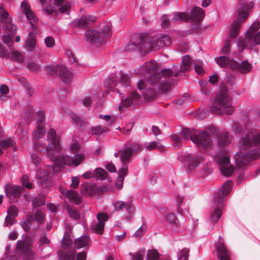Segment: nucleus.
<instances>
[{
  "instance_id": "e433bc0d",
  "label": "nucleus",
  "mask_w": 260,
  "mask_h": 260,
  "mask_svg": "<svg viewBox=\"0 0 260 260\" xmlns=\"http://www.w3.org/2000/svg\"><path fill=\"white\" fill-rule=\"evenodd\" d=\"M36 45V39L35 34L30 32L29 33L28 39L26 42L25 48L27 50L31 51L35 48Z\"/></svg>"
},
{
  "instance_id": "473e14b6",
  "label": "nucleus",
  "mask_w": 260,
  "mask_h": 260,
  "mask_svg": "<svg viewBox=\"0 0 260 260\" xmlns=\"http://www.w3.org/2000/svg\"><path fill=\"white\" fill-rule=\"evenodd\" d=\"M177 217V213H170L167 216V220L168 222L172 224V229L174 232H183L184 228H178L177 226H176Z\"/></svg>"
},
{
  "instance_id": "680f3d73",
  "label": "nucleus",
  "mask_w": 260,
  "mask_h": 260,
  "mask_svg": "<svg viewBox=\"0 0 260 260\" xmlns=\"http://www.w3.org/2000/svg\"><path fill=\"white\" fill-rule=\"evenodd\" d=\"M216 141L217 142L218 145L221 148H223L229 144V140L227 139H225L222 137L216 138Z\"/></svg>"
},
{
  "instance_id": "ea45409f",
  "label": "nucleus",
  "mask_w": 260,
  "mask_h": 260,
  "mask_svg": "<svg viewBox=\"0 0 260 260\" xmlns=\"http://www.w3.org/2000/svg\"><path fill=\"white\" fill-rule=\"evenodd\" d=\"M105 180H107L108 182H112V179L109 176L108 172L106 170L99 167V181Z\"/></svg>"
},
{
  "instance_id": "dca6fc26",
  "label": "nucleus",
  "mask_w": 260,
  "mask_h": 260,
  "mask_svg": "<svg viewBox=\"0 0 260 260\" xmlns=\"http://www.w3.org/2000/svg\"><path fill=\"white\" fill-rule=\"evenodd\" d=\"M48 73L53 76L59 75L62 81L66 84H70L73 79V74L68 69L62 66H46Z\"/></svg>"
},
{
  "instance_id": "603ef678",
  "label": "nucleus",
  "mask_w": 260,
  "mask_h": 260,
  "mask_svg": "<svg viewBox=\"0 0 260 260\" xmlns=\"http://www.w3.org/2000/svg\"><path fill=\"white\" fill-rule=\"evenodd\" d=\"M114 190V187L109 183L104 184L103 185L99 184V193L100 192H112Z\"/></svg>"
},
{
  "instance_id": "c03bdc74",
  "label": "nucleus",
  "mask_w": 260,
  "mask_h": 260,
  "mask_svg": "<svg viewBox=\"0 0 260 260\" xmlns=\"http://www.w3.org/2000/svg\"><path fill=\"white\" fill-rule=\"evenodd\" d=\"M146 249L144 248H140L136 253H129L130 255H133V260H143L145 254Z\"/></svg>"
},
{
  "instance_id": "c9c22d12",
  "label": "nucleus",
  "mask_w": 260,
  "mask_h": 260,
  "mask_svg": "<svg viewBox=\"0 0 260 260\" xmlns=\"http://www.w3.org/2000/svg\"><path fill=\"white\" fill-rule=\"evenodd\" d=\"M183 200L182 199L180 201V203L178 204L177 206V224L176 226H177L178 228L179 227H183L184 226V224L186 221V218L183 216L181 212V204L183 202Z\"/></svg>"
},
{
  "instance_id": "0eeeda50",
  "label": "nucleus",
  "mask_w": 260,
  "mask_h": 260,
  "mask_svg": "<svg viewBox=\"0 0 260 260\" xmlns=\"http://www.w3.org/2000/svg\"><path fill=\"white\" fill-rule=\"evenodd\" d=\"M216 63L222 68H228L232 72L246 73L251 71V66L247 59L240 60V62L226 56L215 58Z\"/></svg>"
},
{
  "instance_id": "f257e3e1",
  "label": "nucleus",
  "mask_w": 260,
  "mask_h": 260,
  "mask_svg": "<svg viewBox=\"0 0 260 260\" xmlns=\"http://www.w3.org/2000/svg\"><path fill=\"white\" fill-rule=\"evenodd\" d=\"M239 141L240 147L248 149L253 146L254 148L243 152H237L234 156L235 166L231 164L227 154L223 152H218L213 157L219 165L220 172L226 177H231L237 170H243L245 163L260 158V133L255 130H248L242 134Z\"/></svg>"
},
{
  "instance_id": "72a5a7b5",
  "label": "nucleus",
  "mask_w": 260,
  "mask_h": 260,
  "mask_svg": "<svg viewBox=\"0 0 260 260\" xmlns=\"http://www.w3.org/2000/svg\"><path fill=\"white\" fill-rule=\"evenodd\" d=\"M89 243V237L87 235L81 236L77 238L74 243V247L80 249L87 246Z\"/></svg>"
},
{
  "instance_id": "5fc2aeb1",
  "label": "nucleus",
  "mask_w": 260,
  "mask_h": 260,
  "mask_svg": "<svg viewBox=\"0 0 260 260\" xmlns=\"http://www.w3.org/2000/svg\"><path fill=\"white\" fill-rule=\"evenodd\" d=\"M82 177L84 179H90L94 178L96 179L98 178V168H95L93 171H89L84 173L82 175Z\"/></svg>"
},
{
  "instance_id": "393cba45",
  "label": "nucleus",
  "mask_w": 260,
  "mask_h": 260,
  "mask_svg": "<svg viewBox=\"0 0 260 260\" xmlns=\"http://www.w3.org/2000/svg\"><path fill=\"white\" fill-rule=\"evenodd\" d=\"M61 194L66 198L69 199L71 202H74L78 205L81 202V197L79 194L72 190H62Z\"/></svg>"
},
{
  "instance_id": "1a4fd4ad",
  "label": "nucleus",
  "mask_w": 260,
  "mask_h": 260,
  "mask_svg": "<svg viewBox=\"0 0 260 260\" xmlns=\"http://www.w3.org/2000/svg\"><path fill=\"white\" fill-rule=\"evenodd\" d=\"M205 16L204 10L196 6H191L189 11L174 13L172 21H202Z\"/></svg>"
},
{
  "instance_id": "4d7b16f0",
  "label": "nucleus",
  "mask_w": 260,
  "mask_h": 260,
  "mask_svg": "<svg viewBox=\"0 0 260 260\" xmlns=\"http://www.w3.org/2000/svg\"><path fill=\"white\" fill-rule=\"evenodd\" d=\"M12 58L13 60L18 62H21L23 60V56L22 54L15 50H11Z\"/></svg>"
},
{
  "instance_id": "ddd939ff",
  "label": "nucleus",
  "mask_w": 260,
  "mask_h": 260,
  "mask_svg": "<svg viewBox=\"0 0 260 260\" xmlns=\"http://www.w3.org/2000/svg\"><path fill=\"white\" fill-rule=\"evenodd\" d=\"M177 158L181 161H184L187 163L186 172L188 174L191 173L197 168L201 163L203 158L199 154L188 153L186 152L177 153Z\"/></svg>"
},
{
  "instance_id": "5701e85b",
  "label": "nucleus",
  "mask_w": 260,
  "mask_h": 260,
  "mask_svg": "<svg viewBox=\"0 0 260 260\" xmlns=\"http://www.w3.org/2000/svg\"><path fill=\"white\" fill-rule=\"evenodd\" d=\"M21 187L18 185L11 186L9 184H6L5 185V192L6 196L10 200H14L19 197L21 193Z\"/></svg>"
},
{
  "instance_id": "39448f33",
  "label": "nucleus",
  "mask_w": 260,
  "mask_h": 260,
  "mask_svg": "<svg viewBox=\"0 0 260 260\" xmlns=\"http://www.w3.org/2000/svg\"><path fill=\"white\" fill-rule=\"evenodd\" d=\"M254 5V1H239L236 6V18L232 23L229 30V37L233 40L239 34L242 24L249 17L251 7Z\"/></svg>"
},
{
  "instance_id": "a19ab883",
  "label": "nucleus",
  "mask_w": 260,
  "mask_h": 260,
  "mask_svg": "<svg viewBox=\"0 0 260 260\" xmlns=\"http://www.w3.org/2000/svg\"><path fill=\"white\" fill-rule=\"evenodd\" d=\"M15 142L13 138H9L8 139H3L0 141V147L4 149L9 147H14Z\"/></svg>"
},
{
  "instance_id": "de8ad7c7",
  "label": "nucleus",
  "mask_w": 260,
  "mask_h": 260,
  "mask_svg": "<svg viewBox=\"0 0 260 260\" xmlns=\"http://www.w3.org/2000/svg\"><path fill=\"white\" fill-rule=\"evenodd\" d=\"M178 260H188L189 249L187 248H184L177 252Z\"/></svg>"
},
{
  "instance_id": "aec40b11",
  "label": "nucleus",
  "mask_w": 260,
  "mask_h": 260,
  "mask_svg": "<svg viewBox=\"0 0 260 260\" xmlns=\"http://www.w3.org/2000/svg\"><path fill=\"white\" fill-rule=\"evenodd\" d=\"M217 256L220 260H231L230 252L222 242H215Z\"/></svg>"
},
{
  "instance_id": "774afa93",
  "label": "nucleus",
  "mask_w": 260,
  "mask_h": 260,
  "mask_svg": "<svg viewBox=\"0 0 260 260\" xmlns=\"http://www.w3.org/2000/svg\"><path fill=\"white\" fill-rule=\"evenodd\" d=\"M45 43L47 47H52L55 44V40L52 37H47L44 39Z\"/></svg>"
},
{
  "instance_id": "e2e57ef3",
  "label": "nucleus",
  "mask_w": 260,
  "mask_h": 260,
  "mask_svg": "<svg viewBox=\"0 0 260 260\" xmlns=\"http://www.w3.org/2000/svg\"><path fill=\"white\" fill-rule=\"evenodd\" d=\"M243 129V127L239 123H235L232 128V131L236 135L240 134Z\"/></svg>"
},
{
  "instance_id": "bf43d9fd",
  "label": "nucleus",
  "mask_w": 260,
  "mask_h": 260,
  "mask_svg": "<svg viewBox=\"0 0 260 260\" xmlns=\"http://www.w3.org/2000/svg\"><path fill=\"white\" fill-rule=\"evenodd\" d=\"M15 218L7 215L5 218L4 226L10 227L16 222Z\"/></svg>"
},
{
  "instance_id": "6e6552de",
  "label": "nucleus",
  "mask_w": 260,
  "mask_h": 260,
  "mask_svg": "<svg viewBox=\"0 0 260 260\" xmlns=\"http://www.w3.org/2000/svg\"><path fill=\"white\" fill-rule=\"evenodd\" d=\"M197 131L194 128H189L183 127L181 131L177 134H172L170 138L172 140V145L175 150H178L183 145L182 140L191 141L197 146L200 147L199 135L198 136Z\"/></svg>"
},
{
  "instance_id": "3c124183",
  "label": "nucleus",
  "mask_w": 260,
  "mask_h": 260,
  "mask_svg": "<svg viewBox=\"0 0 260 260\" xmlns=\"http://www.w3.org/2000/svg\"><path fill=\"white\" fill-rule=\"evenodd\" d=\"M99 118L103 119L106 121L107 125H112L115 121V118L110 114L103 115L99 114Z\"/></svg>"
},
{
  "instance_id": "f8f14e48",
  "label": "nucleus",
  "mask_w": 260,
  "mask_h": 260,
  "mask_svg": "<svg viewBox=\"0 0 260 260\" xmlns=\"http://www.w3.org/2000/svg\"><path fill=\"white\" fill-rule=\"evenodd\" d=\"M217 129L213 125H209L204 131L199 133L200 147L205 150L212 148L213 140L217 135Z\"/></svg>"
},
{
  "instance_id": "0e129e2a",
  "label": "nucleus",
  "mask_w": 260,
  "mask_h": 260,
  "mask_svg": "<svg viewBox=\"0 0 260 260\" xmlns=\"http://www.w3.org/2000/svg\"><path fill=\"white\" fill-rule=\"evenodd\" d=\"M126 203L125 202L122 201H116L114 203V209L115 211H120L123 209L126 205Z\"/></svg>"
},
{
  "instance_id": "f03ea898",
  "label": "nucleus",
  "mask_w": 260,
  "mask_h": 260,
  "mask_svg": "<svg viewBox=\"0 0 260 260\" xmlns=\"http://www.w3.org/2000/svg\"><path fill=\"white\" fill-rule=\"evenodd\" d=\"M47 139L51 141L46 148V151L48 158L55 164L54 165H49L44 170L38 171L36 177L38 183L44 187L50 186L51 177L56 172L60 171L61 168L64 166L77 167L84 159L85 155L79 153L74 157L69 155H60L61 146L59 142V137L56 135V131L53 128H50L47 133Z\"/></svg>"
},
{
  "instance_id": "423d86ee",
  "label": "nucleus",
  "mask_w": 260,
  "mask_h": 260,
  "mask_svg": "<svg viewBox=\"0 0 260 260\" xmlns=\"http://www.w3.org/2000/svg\"><path fill=\"white\" fill-rule=\"evenodd\" d=\"M143 145L136 142L126 143L124 147L119 150L121 153L120 160L122 164L121 167L117 171L118 176L124 178L127 175L128 172V165L132 161L133 155L142 149Z\"/></svg>"
},
{
  "instance_id": "bb28decb",
  "label": "nucleus",
  "mask_w": 260,
  "mask_h": 260,
  "mask_svg": "<svg viewBox=\"0 0 260 260\" xmlns=\"http://www.w3.org/2000/svg\"><path fill=\"white\" fill-rule=\"evenodd\" d=\"M260 28V22L257 20L249 26L245 32V36L246 39H252L257 33V31Z\"/></svg>"
},
{
  "instance_id": "4c0bfd02",
  "label": "nucleus",
  "mask_w": 260,
  "mask_h": 260,
  "mask_svg": "<svg viewBox=\"0 0 260 260\" xmlns=\"http://www.w3.org/2000/svg\"><path fill=\"white\" fill-rule=\"evenodd\" d=\"M145 147L147 150L149 151L157 148L161 153H164L166 151V148L165 146L160 144L159 142L155 141L148 143L147 145L145 146Z\"/></svg>"
},
{
  "instance_id": "864d4df0",
  "label": "nucleus",
  "mask_w": 260,
  "mask_h": 260,
  "mask_svg": "<svg viewBox=\"0 0 260 260\" xmlns=\"http://www.w3.org/2000/svg\"><path fill=\"white\" fill-rule=\"evenodd\" d=\"M68 212L71 218H73L75 220L79 219L80 215L77 209L69 207L68 208Z\"/></svg>"
},
{
  "instance_id": "4be33fe9",
  "label": "nucleus",
  "mask_w": 260,
  "mask_h": 260,
  "mask_svg": "<svg viewBox=\"0 0 260 260\" xmlns=\"http://www.w3.org/2000/svg\"><path fill=\"white\" fill-rule=\"evenodd\" d=\"M59 256L61 260H85L86 254L83 251L77 253L76 255L75 251L70 250L60 254Z\"/></svg>"
},
{
  "instance_id": "4468645a",
  "label": "nucleus",
  "mask_w": 260,
  "mask_h": 260,
  "mask_svg": "<svg viewBox=\"0 0 260 260\" xmlns=\"http://www.w3.org/2000/svg\"><path fill=\"white\" fill-rule=\"evenodd\" d=\"M126 52H146L144 34L135 33L132 35L130 41L125 46Z\"/></svg>"
},
{
  "instance_id": "13d9d810",
  "label": "nucleus",
  "mask_w": 260,
  "mask_h": 260,
  "mask_svg": "<svg viewBox=\"0 0 260 260\" xmlns=\"http://www.w3.org/2000/svg\"><path fill=\"white\" fill-rule=\"evenodd\" d=\"M7 214H8V216H12L14 218L16 217L18 214V208L14 205L10 206L8 209Z\"/></svg>"
},
{
  "instance_id": "6ab92c4d",
  "label": "nucleus",
  "mask_w": 260,
  "mask_h": 260,
  "mask_svg": "<svg viewBox=\"0 0 260 260\" xmlns=\"http://www.w3.org/2000/svg\"><path fill=\"white\" fill-rule=\"evenodd\" d=\"M110 35L111 30L108 25L104 24L102 27L101 24H99V48L100 46L107 44Z\"/></svg>"
},
{
  "instance_id": "c85d7f7f",
  "label": "nucleus",
  "mask_w": 260,
  "mask_h": 260,
  "mask_svg": "<svg viewBox=\"0 0 260 260\" xmlns=\"http://www.w3.org/2000/svg\"><path fill=\"white\" fill-rule=\"evenodd\" d=\"M146 260H170L168 256H161L155 249H149L147 251Z\"/></svg>"
},
{
  "instance_id": "052dcab7",
  "label": "nucleus",
  "mask_w": 260,
  "mask_h": 260,
  "mask_svg": "<svg viewBox=\"0 0 260 260\" xmlns=\"http://www.w3.org/2000/svg\"><path fill=\"white\" fill-rule=\"evenodd\" d=\"M72 242L69 237L64 236L61 243V246L64 249H67L72 244Z\"/></svg>"
},
{
  "instance_id": "c756f323",
  "label": "nucleus",
  "mask_w": 260,
  "mask_h": 260,
  "mask_svg": "<svg viewBox=\"0 0 260 260\" xmlns=\"http://www.w3.org/2000/svg\"><path fill=\"white\" fill-rule=\"evenodd\" d=\"M35 222V218L34 215L28 216V218L24 221L21 222V225L24 230L26 232L29 231L30 229L37 230L39 229V226L36 225L34 222Z\"/></svg>"
},
{
  "instance_id": "338daca9",
  "label": "nucleus",
  "mask_w": 260,
  "mask_h": 260,
  "mask_svg": "<svg viewBox=\"0 0 260 260\" xmlns=\"http://www.w3.org/2000/svg\"><path fill=\"white\" fill-rule=\"evenodd\" d=\"M212 170H211L209 167L206 165L204 166L201 170V177H206L211 173Z\"/></svg>"
},
{
  "instance_id": "37998d69",
  "label": "nucleus",
  "mask_w": 260,
  "mask_h": 260,
  "mask_svg": "<svg viewBox=\"0 0 260 260\" xmlns=\"http://www.w3.org/2000/svg\"><path fill=\"white\" fill-rule=\"evenodd\" d=\"M67 114L78 127H82L83 126V124L85 122L83 121L78 115L72 112H69Z\"/></svg>"
},
{
  "instance_id": "2f4dec72",
  "label": "nucleus",
  "mask_w": 260,
  "mask_h": 260,
  "mask_svg": "<svg viewBox=\"0 0 260 260\" xmlns=\"http://www.w3.org/2000/svg\"><path fill=\"white\" fill-rule=\"evenodd\" d=\"M158 91L152 88H146L142 92L143 98L147 101H151L156 99Z\"/></svg>"
},
{
  "instance_id": "f704fd0d",
  "label": "nucleus",
  "mask_w": 260,
  "mask_h": 260,
  "mask_svg": "<svg viewBox=\"0 0 260 260\" xmlns=\"http://www.w3.org/2000/svg\"><path fill=\"white\" fill-rule=\"evenodd\" d=\"M181 71H177L176 68H164L161 70L160 75L165 79H169L170 77H178L180 75Z\"/></svg>"
},
{
  "instance_id": "9d476101",
  "label": "nucleus",
  "mask_w": 260,
  "mask_h": 260,
  "mask_svg": "<svg viewBox=\"0 0 260 260\" xmlns=\"http://www.w3.org/2000/svg\"><path fill=\"white\" fill-rule=\"evenodd\" d=\"M146 52L154 50H159L171 44L170 37L167 34H156L150 36L148 34H144Z\"/></svg>"
},
{
  "instance_id": "79ce46f5",
  "label": "nucleus",
  "mask_w": 260,
  "mask_h": 260,
  "mask_svg": "<svg viewBox=\"0 0 260 260\" xmlns=\"http://www.w3.org/2000/svg\"><path fill=\"white\" fill-rule=\"evenodd\" d=\"M45 204V196L41 194L32 200V205L34 207H40Z\"/></svg>"
},
{
  "instance_id": "20e7f679",
  "label": "nucleus",
  "mask_w": 260,
  "mask_h": 260,
  "mask_svg": "<svg viewBox=\"0 0 260 260\" xmlns=\"http://www.w3.org/2000/svg\"><path fill=\"white\" fill-rule=\"evenodd\" d=\"M221 187V189L217 188L215 191L212 200L213 210L211 211L210 220L214 222H216L222 214L224 207L223 202L233 188L232 181L226 180Z\"/></svg>"
},
{
  "instance_id": "a18cd8bd",
  "label": "nucleus",
  "mask_w": 260,
  "mask_h": 260,
  "mask_svg": "<svg viewBox=\"0 0 260 260\" xmlns=\"http://www.w3.org/2000/svg\"><path fill=\"white\" fill-rule=\"evenodd\" d=\"M45 130L41 125H38L36 129L34 131L33 136L36 140L43 137L45 134Z\"/></svg>"
},
{
  "instance_id": "49530a36",
  "label": "nucleus",
  "mask_w": 260,
  "mask_h": 260,
  "mask_svg": "<svg viewBox=\"0 0 260 260\" xmlns=\"http://www.w3.org/2000/svg\"><path fill=\"white\" fill-rule=\"evenodd\" d=\"M35 221L36 220L37 224L36 225H39L44 223L45 222V216L44 213L40 210H37L34 215Z\"/></svg>"
},
{
  "instance_id": "58836bf2",
  "label": "nucleus",
  "mask_w": 260,
  "mask_h": 260,
  "mask_svg": "<svg viewBox=\"0 0 260 260\" xmlns=\"http://www.w3.org/2000/svg\"><path fill=\"white\" fill-rule=\"evenodd\" d=\"M87 41L91 44H95L98 40V31L96 29L87 30L86 33Z\"/></svg>"
},
{
  "instance_id": "7ed1b4c3",
  "label": "nucleus",
  "mask_w": 260,
  "mask_h": 260,
  "mask_svg": "<svg viewBox=\"0 0 260 260\" xmlns=\"http://www.w3.org/2000/svg\"><path fill=\"white\" fill-rule=\"evenodd\" d=\"M236 81L235 76L226 73L223 80L219 84L216 94L211 100V108L213 111L221 114L232 115L234 113L235 109L232 105L233 101L230 94L240 95V92L237 90Z\"/></svg>"
},
{
  "instance_id": "f3484780",
  "label": "nucleus",
  "mask_w": 260,
  "mask_h": 260,
  "mask_svg": "<svg viewBox=\"0 0 260 260\" xmlns=\"http://www.w3.org/2000/svg\"><path fill=\"white\" fill-rule=\"evenodd\" d=\"M16 250L24 260L33 259V255L30 251L29 245L27 241L18 240Z\"/></svg>"
},
{
  "instance_id": "a878e982",
  "label": "nucleus",
  "mask_w": 260,
  "mask_h": 260,
  "mask_svg": "<svg viewBox=\"0 0 260 260\" xmlns=\"http://www.w3.org/2000/svg\"><path fill=\"white\" fill-rule=\"evenodd\" d=\"M0 15L1 19L3 22H6L7 25L6 28L10 27L12 29V31H15L16 27L12 23V20L9 13L4 9V7L0 4Z\"/></svg>"
},
{
  "instance_id": "412c9836",
  "label": "nucleus",
  "mask_w": 260,
  "mask_h": 260,
  "mask_svg": "<svg viewBox=\"0 0 260 260\" xmlns=\"http://www.w3.org/2000/svg\"><path fill=\"white\" fill-rule=\"evenodd\" d=\"M95 21V17L92 15L83 16L78 19L74 20L72 23L77 28H85Z\"/></svg>"
},
{
  "instance_id": "9b49d317",
  "label": "nucleus",
  "mask_w": 260,
  "mask_h": 260,
  "mask_svg": "<svg viewBox=\"0 0 260 260\" xmlns=\"http://www.w3.org/2000/svg\"><path fill=\"white\" fill-rule=\"evenodd\" d=\"M40 2L43 13L48 16L51 15L54 13L55 15L58 13H66L71 8V4L69 1H54L53 5L48 3L49 1Z\"/></svg>"
},
{
  "instance_id": "69168bd1",
  "label": "nucleus",
  "mask_w": 260,
  "mask_h": 260,
  "mask_svg": "<svg viewBox=\"0 0 260 260\" xmlns=\"http://www.w3.org/2000/svg\"><path fill=\"white\" fill-rule=\"evenodd\" d=\"M38 114V117L37 118V122L38 125H40V124L44 121L45 120V112L43 110H40L38 112H37Z\"/></svg>"
},
{
  "instance_id": "cd10ccee",
  "label": "nucleus",
  "mask_w": 260,
  "mask_h": 260,
  "mask_svg": "<svg viewBox=\"0 0 260 260\" xmlns=\"http://www.w3.org/2000/svg\"><path fill=\"white\" fill-rule=\"evenodd\" d=\"M81 192L89 196H95L98 192V187L95 184H82L81 185Z\"/></svg>"
},
{
  "instance_id": "2eb2a0df",
  "label": "nucleus",
  "mask_w": 260,
  "mask_h": 260,
  "mask_svg": "<svg viewBox=\"0 0 260 260\" xmlns=\"http://www.w3.org/2000/svg\"><path fill=\"white\" fill-rule=\"evenodd\" d=\"M119 77L118 79H113V77L108 78L104 81L103 85L107 89L113 90V89L117 85L118 83H121L125 87H131L129 75L121 70L119 73Z\"/></svg>"
},
{
  "instance_id": "8fccbe9b",
  "label": "nucleus",
  "mask_w": 260,
  "mask_h": 260,
  "mask_svg": "<svg viewBox=\"0 0 260 260\" xmlns=\"http://www.w3.org/2000/svg\"><path fill=\"white\" fill-rule=\"evenodd\" d=\"M172 18H173V17L172 18H170V17H169L168 16H167L165 15L161 16V17L160 18V20L161 22V25L162 27L165 28H169L171 25V22H175L177 21H173L172 20Z\"/></svg>"
},
{
  "instance_id": "a211bd4d",
  "label": "nucleus",
  "mask_w": 260,
  "mask_h": 260,
  "mask_svg": "<svg viewBox=\"0 0 260 260\" xmlns=\"http://www.w3.org/2000/svg\"><path fill=\"white\" fill-rule=\"evenodd\" d=\"M21 11L24 14L31 27L34 29L38 22V18L35 13L32 11L30 6L25 1H22Z\"/></svg>"
},
{
  "instance_id": "7c9ffc66",
  "label": "nucleus",
  "mask_w": 260,
  "mask_h": 260,
  "mask_svg": "<svg viewBox=\"0 0 260 260\" xmlns=\"http://www.w3.org/2000/svg\"><path fill=\"white\" fill-rule=\"evenodd\" d=\"M172 82L170 79H165L160 81L157 86V91L159 94L167 93L170 89Z\"/></svg>"
},
{
  "instance_id": "6e6d98bb",
  "label": "nucleus",
  "mask_w": 260,
  "mask_h": 260,
  "mask_svg": "<svg viewBox=\"0 0 260 260\" xmlns=\"http://www.w3.org/2000/svg\"><path fill=\"white\" fill-rule=\"evenodd\" d=\"M219 79V74L216 72H214L209 77L208 82L211 84L215 85L218 83Z\"/></svg>"
},
{
  "instance_id": "b1692460",
  "label": "nucleus",
  "mask_w": 260,
  "mask_h": 260,
  "mask_svg": "<svg viewBox=\"0 0 260 260\" xmlns=\"http://www.w3.org/2000/svg\"><path fill=\"white\" fill-rule=\"evenodd\" d=\"M5 23V25L3 26V29L5 30L7 35H4L3 37V42L6 44L9 47H10V50H11L12 49L11 47L12 46L13 44V36L15 34L17 31V26L13 24L15 27L16 29L15 31H12V29L10 27L6 28V26L7 25V23L6 22H4Z\"/></svg>"
},
{
  "instance_id": "09e8293b",
  "label": "nucleus",
  "mask_w": 260,
  "mask_h": 260,
  "mask_svg": "<svg viewBox=\"0 0 260 260\" xmlns=\"http://www.w3.org/2000/svg\"><path fill=\"white\" fill-rule=\"evenodd\" d=\"M192 62L191 57L189 54H186L182 57V61L180 63L181 67L180 69L181 71L182 69L185 70V67H188Z\"/></svg>"
}]
</instances>
